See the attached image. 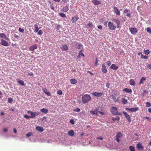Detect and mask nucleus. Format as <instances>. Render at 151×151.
Wrapping results in <instances>:
<instances>
[{"label": "nucleus", "instance_id": "nucleus-25", "mask_svg": "<svg viewBox=\"0 0 151 151\" xmlns=\"http://www.w3.org/2000/svg\"><path fill=\"white\" fill-rule=\"evenodd\" d=\"M0 37L2 38L5 39L7 40L8 39L6 35L3 33L0 34Z\"/></svg>", "mask_w": 151, "mask_h": 151}, {"label": "nucleus", "instance_id": "nucleus-51", "mask_svg": "<svg viewBox=\"0 0 151 151\" xmlns=\"http://www.w3.org/2000/svg\"><path fill=\"white\" fill-rule=\"evenodd\" d=\"M38 34L39 35H42L43 34V32L41 30H39L38 32Z\"/></svg>", "mask_w": 151, "mask_h": 151}, {"label": "nucleus", "instance_id": "nucleus-8", "mask_svg": "<svg viewBox=\"0 0 151 151\" xmlns=\"http://www.w3.org/2000/svg\"><path fill=\"white\" fill-rule=\"evenodd\" d=\"M122 136V134L120 132H118L117 133V135L116 136V140L118 142H119L120 141L119 139V138Z\"/></svg>", "mask_w": 151, "mask_h": 151}, {"label": "nucleus", "instance_id": "nucleus-39", "mask_svg": "<svg viewBox=\"0 0 151 151\" xmlns=\"http://www.w3.org/2000/svg\"><path fill=\"white\" fill-rule=\"evenodd\" d=\"M148 93V91L146 90L144 91L142 93V96H145Z\"/></svg>", "mask_w": 151, "mask_h": 151}, {"label": "nucleus", "instance_id": "nucleus-18", "mask_svg": "<svg viewBox=\"0 0 151 151\" xmlns=\"http://www.w3.org/2000/svg\"><path fill=\"white\" fill-rule=\"evenodd\" d=\"M27 112L28 114H30L31 116H30L31 118H33L35 117V115L34 114V112L31 111H27Z\"/></svg>", "mask_w": 151, "mask_h": 151}, {"label": "nucleus", "instance_id": "nucleus-64", "mask_svg": "<svg viewBox=\"0 0 151 151\" xmlns=\"http://www.w3.org/2000/svg\"><path fill=\"white\" fill-rule=\"evenodd\" d=\"M148 67L150 69H151V64L149 65H148Z\"/></svg>", "mask_w": 151, "mask_h": 151}, {"label": "nucleus", "instance_id": "nucleus-42", "mask_svg": "<svg viewBox=\"0 0 151 151\" xmlns=\"http://www.w3.org/2000/svg\"><path fill=\"white\" fill-rule=\"evenodd\" d=\"M146 31L148 33L151 34V29L150 27H148L146 29Z\"/></svg>", "mask_w": 151, "mask_h": 151}, {"label": "nucleus", "instance_id": "nucleus-11", "mask_svg": "<svg viewBox=\"0 0 151 151\" xmlns=\"http://www.w3.org/2000/svg\"><path fill=\"white\" fill-rule=\"evenodd\" d=\"M0 44L2 45L5 46H7L8 45V42L2 39L1 40V42H0Z\"/></svg>", "mask_w": 151, "mask_h": 151}, {"label": "nucleus", "instance_id": "nucleus-27", "mask_svg": "<svg viewBox=\"0 0 151 151\" xmlns=\"http://www.w3.org/2000/svg\"><path fill=\"white\" fill-rule=\"evenodd\" d=\"M18 80H17V82L19 83L20 85L22 86H24L25 85L24 84V81L22 80H19V79H18Z\"/></svg>", "mask_w": 151, "mask_h": 151}, {"label": "nucleus", "instance_id": "nucleus-16", "mask_svg": "<svg viewBox=\"0 0 151 151\" xmlns=\"http://www.w3.org/2000/svg\"><path fill=\"white\" fill-rule=\"evenodd\" d=\"M60 48L62 51H64L67 50L68 49V47L66 44L62 45V47H60Z\"/></svg>", "mask_w": 151, "mask_h": 151}, {"label": "nucleus", "instance_id": "nucleus-47", "mask_svg": "<svg viewBox=\"0 0 151 151\" xmlns=\"http://www.w3.org/2000/svg\"><path fill=\"white\" fill-rule=\"evenodd\" d=\"M19 31L22 33H23L24 32V29H23L21 27H19Z\"/></svg>", "mask_w": 151, "mask_h": 151}, {"label": "nucleus", "instance_id": "nucleus-57", "mask_svg": "<svg viewBox=\"0 0 151 151\" xmlns=\"http://www.w3.org/2000/svg\"><path fill=\"white\" fill-rule=\"evenodd\" d=\"M98 60L97 59H96L95 63V66H97L98 65Z\"/></svg>", "mask_w": 151, "mask_h": 151}, {"label": "nucleus", "instance_id": "nucleus-55", "mask_svg": "<svg viewBox=\"0 0 151 151\" xmlns=\"http://www.w3.org/2000/svg\"><path fill=\"white\" fill-rule=\"evenodd\" d=\"M96 139H98L102 140L103 139V138L102 137L100 136L97 137Z\"/></svg>", "mask_w": 151, "mask_h": 151}, {"label": "nucleus", "instance_id": "nucleus-37", "mask_svg": "<svg viewBox=\"0 0 151 151\" xmlns=\"http://www.w3.org/2000/svg\"><path fill=\"white\" fill-rule=\"evenodd\" d=\"M87 25L88 26V27L90 28L93 27V24L91 22H88V24Z\"/></svg>", "mask_w": 151, "mask_h": 151}, {"label": "nucleus", "instance_id": "nucleus-19", "mask_svg": "<svg viewBox=\"0 0 151 151\" xmlns=\"http://www.w3.org/2000/svg\"><path fill=\"white\" fill-rule=\"evenodd\" d=\"M102 71L104 73H106L107 71V70L106 68V66L104 64H102Z\"/></svg>", "mask_w": 151, "mask_h": 151}, {"label": "nucleus", "instance_id": "nucleus-59", "mask_svg": "<svg viewBox=\"0 0 151 151\" xmlns=\"http://www.w3.org/2000/svg\"><path fill=\"white\" fill-rule=\"evenodd\" d=\"M50 8H51V9H52L53 10H54L55 9H54V6H53L52 5H50Z\"/></svg>", "mask_w": 151, "mask_h": 151}, {"label": "nucleus", "instance_id": "nucleus-23", "mask_svg": "<svg viewBox=\"0 0 151 151\" xmlns=\"http://www.w3.org/2000/svg\"><path fill=\"white\" fill-rule=\"evenodd\" d=\"M110 68L114 70H116L118 69V67L116 66L115 64H112L110 67Z\"/></svg>", "mask_w": 151, "mask_h": 151}, {"label": "nucleus", "instance_id": "nucleus-50", "mask_svg": "<svg viewBox=\"0 0 151 151\" xmlns=\"http://www.w3.org/2000/svg\"><path fill=\"white\" fill-rule=\"evenodd\" d=\"M24 118H26L27 119H29L30 118V116H28V115H24Z\"/></svg>", "mask_w": 151, "mask_h": 151}, {"label": "nucleus", "instance_id": "nucleus-56", "mask_svg": "<svg viewBox=\"0 0 151 151\" xmlns=\"http://www.w3.org/2000/svg\"><path fill=\"white\" fill-rule=\"evenodd\" d=\"M56 25H57L56 26V29H60V25L57 24Z\"/></svg>", "mask_w": 151, "mask_h": 151}, {"label": "nucleus", "instance_id": "nucleus-40", "mask_svg": "<svg viewBox=\"0 0 151 151\" xmlns=\"http://www.w3.org/2000/svg\"><path fill=\"white\" fill-rule=\"evenodd\" d=\"M141 57L142 59H147L148 58V56L146 55H143L142 54L141 55Z\"/></svg>", "mask_w": 151, "mask_h": 151}, {"label": "nucleus", "instance_id": "nucleus-12", "mask_svg": "<svg viewBox=\"0 0 151 151\" xmlns=\"http://www.w3.org/2000/svg\"><path fill=\"white\" fill-rule=\"evenodd\" d=\"M113 21L116 24V27L117 28H118L120 25V22L118 19H113Z\"/></svg>", "mask_w": 151, "mask_h": 151}, {"label": "nucleus", "instance_id": "nucleus-13", "mask_svg": "<svg viewBox=\"0 0 151 151\" xmlns=\"http://www.w3.org/2000/svg\"><path fill=\"white\" fill-rule=\"evenodd\" d=\"M37 47V45L36 44H34L32 45L29 48V50L31 51H33L35 49H36Z\"/></svg>", "mask_w": 151, "mask_h": 151}, {"label": "nucleus", "instance_id": "nucleus-44", "mask_svg": "<svg viewBox=\"0 0 151 151\" xmlns=\"http://www.w3.org/2000/svg\"><path fill=\"white\" fill-rule=\"evenodd\" d=\"M73 111H75L78 112L80 111V109L79 108H78L76 109H74Z\"/></svg>", "mask_w": 151, "mask_h": 151}, {"label": "nucleus", "instance_id": "nucleus-60", "mask_svg": "<svg viewBox=\"0 0 151 151\" xmlns=\"http://www.w3.org/2000/svg\"><path fill=\"white\" fill-rule=\"evenodd\" d=\"M129 10L127 9H126L124 11V12L125 13H127L128 12Z\"/></svg>", "mask_w": 151, "mask_h": 151}, {"label": "nucleus", "instance_id": "nucleus-49", "mask_svg": "<svg viewBox=\"0 0 151 151\" xmlns=\"http://www.w3.org/2000/svg\"><path fill=\"white\" fill-rule=\"evenodd\" d=\"M57 93L59 95H61L62 94V92L61 90H59L57 91Z\"/></svg>", "mask_w": 151, "mask_h": 151}, {"label": "nucleus", "instance_id": "nucleus-14", "mask_svg": "<svg viewBox=\"0 0 151 151\" xmlns=\"http://www.w3.org/2000/svg\"><path fill=\"white\" fill-rule=\"evenodd\" d=\"M99 108H95V111L91 110L90 111V113L92 115L96 114L97 115H98V110Z\"/></svg>", "mask_w": 151, "mask_h": 151}, {"label": "nucleus", "instance_id": "nucleus-9", "mask_svg": "<svg viewBox=\"0 0 151 151\" xmlns=\"http://www.w3.org/2000/svg\"><path fill=\"white\" fill-rule=\"evenodd\" d=\"M136 147L138 150L139 151H142L143 149V147L142 146V144L140 143H138Z\"/></svg>", "mask_w": 151, "mask_h": 151}, {"label": "nucleus", "instance_id": "nucleus-54", "mask_svg": "<svg viewBox=\"0 0 151 151\" xmlns=\"http://www.w3.org/2000/svg\"><path fill=\"white\" fill-rule=\"evenodd\" d=\"M82 47V45L81 44H78V49H81Z\"/></svg>", "mask_w": 151, "mask_h": 151}, {"label": "nucleus", "instance_id": "nucleus-61", "mask_svg": "<svg viewBox=\"0 0 151 151\" xmlns=\"http://www.w3.org/2000/svg\"><path fill=\"white\" fill-rule=\"evenodd\" d=\"M79 54H80V55H81L83 57L84 56V54L83 53H81V51L80 52Z\"/></svg>", "mask_w": 151, "mask_h": 151}, {"label": "nucleus", "instance_id": "nucleus-22", "mask_svg": "<svg viewBox=\"0 0 151 151\" xmlns=\"http://www.w3.org/2000/svg\"><path fill=\"white\" fill-rule=\"evenodd\" d=\"M92 2L95 5H99L101 3V1H99L97 0H93L92 1Z\"/></svg>", "mask_w": 151, "mask_h": 151}, {"label": "nucleus", "instance_id": "nucleus-31", "mask_svg": "<svg viewBox=\"0 0 151 151\" xmlns=\"http://www.w3.org/2000/svg\"><path fill=\"white\" fill-rule=\"evenodd\" d=\"M35 30L34 31L35 32H37L40 29V28L38 27V26L37 24H35L34 25Z\"/></svg>", "mask_w": 151, "mask_h": 151}, {"label": "nucleus", "instance_id": "nucleus-30", "mask_svg": "<svg viewBox=\"0 0 151 151\" xmlns=\"http://www.w3.org/2000/svg\"><path fill=\"white\" fill-rule=\"evenodd\" d=\"M69 10V8L67 6H65L63 7V9H62V11L63 12H66Z\"/></svg>", "mask_w": 151, "mask_h": 151}, {"label": "nucleus", "instance_id": "nucleus-48", "mask_svg": "<svg viewBox=\"0 0 151 151\" xmlns=\"http://www.w3.org/2000/svg\"><path fill=\"white\" fill-rule=\"evenodd\" d=\"M69 122L73 125L74 124H75L74 120L73 119H70Z\"/></svg>", "mask_w": 151, "mask_h": 151}, {"label": "nucleus", "instance_id": "nucleus-38", "mask_svg": "<svg viewBox=\"0 0 151 151\" xmlns=\"http://www.w3.org/2000/svg\"><path fill=\"white\" fill-rule=\"evenodd\" d=\"M112 99L115 101V102H117L118 101V100L116 99V97L115 96L113 95H112L111 96Z\"/></svg>", "mask_w": 151, "mask_h": 151}, {"label": "nucleus", "instance_id": "nucleus-33", "mask_svg": "<svg viewBox=\"0 0 151 151\" xmlns=\"http://www.w3.org/2000/svg\"><path fill=\"white\" fill-rule=\"evenodd\" d=\"M122 102L124 104H126L127 103V100L124 98H123L122 100Z\"/></svg>", "mask_w": 151, "mask_h": 151}, {"label": "nucleus", "instance_id": "nucleus-4", "mask_svg": "<svg viewBox=\"0 0 151 151\" xmlns=\"http://www.w3.org/2000/svg\"><path fill=\"white\" fill-rule=\"evenodd\" d=\"M123 114L128 120V121L129 122H131V119L130 116L127 114L126 112L124 111H123Z\"/></svg>", "mask_w": 151, "mask_h": 151}, {"label": "nucleus", "instance_id": "nucleus-52", "mask_svg": "<svg viewBox=\"0 0 151 151\" xmlns=\"http://www.w3.org/2000/svg\"><path fill=\"white\" fill-rule=\"evenodd\" d=\"M35 115V116H37L40 114V113L39 112H34Z\"/></svg>", "mask_w": 151, "mask_h": 151}, {"label": "nucleus", "instance_id": "nucleus-63", "mask_svg": "<svg viewBox=\"0 0 151 151\" xmlns=\"http://www.w3.org/2000/svg\"><path fill=\"white\" fill-rule=\"evenodd\" d=\"M99 113L101 115H104V112H102L101 111H99Z\"/></svg>", "mask_w": 151, "mask_h": 151}, {"label": "nucleus", "instance_id": "nucleus-62", "mask_svg": "<svg viewBox=\"0 0 151 151\" xmlns=\"http://www.w3.org/2000/svg\"><path fill=\"white\" fill-rule=\"evenodd\" d=\"M126 16L127 17H131V14L130 13H128L127 15H126Z\"/></svg>", "mask_w": 151, "mask_h": 151}, {"label": "nucleus", "instance_id": "nucleus-20", "mask_svg": "<svg viewBox=\"0 0 151 151\" xmlns=\"http://www.w3.org/2000/svg\"><path fill=\"white\" fill-rule=\"evenodd\" d=\"M146 80V78L145 77H143L141 78L140 80V82L139 83V84L140 85L141 84L144 83V82Z\"/></svg>", "mask_w": 151, "mask_h": 151}, {"label": "nucleus", "instance_id": "nucleus-21", "mask_svg": "<svg viewBox=\"0 0 151 151\" xmlns=\"http://www.w3.org/2000/svg\"><path fill=\"white\" fill-rule=\"evenodd\" d=\"M36 129L37 130L41 132H42L44 130L43 128L42 127L40 126L37 127H36Z\"/></svg>", "mask_w": 151, "mask_h": 151}, {"label": "nucleus", "instance_id": "nucleus-45", "mask_svg": "<svg viewBox=\"0 0 151 151\" xmlns=\"http://www.w3.org/2000/svg\"><path fill=\"white\" fill-rule=\"evenodd\" d=\"M146 107H149L151 106V104L150 102H147L146 103Z\"/></svg>", "mask_w": 151, "mask_h": 151}, {"label": "nucleus", "instance_id": "nucleus-7", "mask_svg": "<svg viewBox=\"0 0 151 151\" xmlns=\"http://www.w3.org/2000/svg\"><path fill=\"white\" fill-rule=\"evenodd\" d=\"M111 113L114 115L118 114V111L117 108L115 107H112L111 109Z\"/></svg>", "mask_w": 151, "mask_h": 151}, {"label": "nucleus", "instance_id": "nucleus-29", "mask_svg": "<svg viewBox=\"0 0 151 151\" xmlns=\"http://www.w3.org/2000/svg\"><path fill=\"white\" fill-rule=\"evenodd\" d=\"M129 84L131 86H135V82L134 81L133 79H130L129 81Z\"/></svg>", "mask_w": 151, "mask_h": 151}, {"label": "nucleus", "instance_id": "nucleus-15", "mask_svg": "<svg viewBox=\"0 0 151 151\" xmlns=\"http://www.w3.org/2000/svg\"><path fill=\"white\" fill-rule=\"evenodd\" d=\"M42 90L43 92L46 94L48 96H50L51 94L49 92L47 91V89L46 88H42Z\"/></svg>", "mask_w": 151, "mask_h": 151}, {"label": "nucleus", "instance_id": "nucleus-58", "mask_svg": "<svg viewBox=\"0 0 151 151\" xmlns=\"http://www.w3.org/2000/svg\"><path fill=\"white\" fill-rule=\"evenodd\" d=\"M98 28L100 29H102V27L100 25L98 26Z\"/></svg>", "mask_w": 151, "mask_h": 151}, {"label": "nucleus", "instance_id": "nucleus-32", "mask_svg": "<svg viewBox=\"0 0 151 151\" xmlns=\"http://www.w3.org/2000/svg\"><path fill=\"white\" fill-rule=\"evenodd\" d=\"M70 82L72 84H75L77 83V81L74 78L70 79Z\"/></svg>", "mask_w": 151, "mask_h": 151}, {"label": "nucleus", "instance_id": "nucleus-43", "mask_svg": "<svg viewBox=\"0 0 151 151\" xmlns=\"http://www.w3.org/2000/svg\"><path fill=\"white\" fill-rule=\"evenodd\" d=\"M32 135V132H29L27 133L26 134V135L28 137H29L30 136Z\"/></svg>", "mask_w": 151, "mask_h": 151}, {"label": "nucleus", "instance_id": "nucleus-17", "mask_svg": "<svg viewBox=\"0 0 151 151\" xmlns=\"http://www.w3.org/2000/svg\"><path fill=\"white\" fill-rule=\"evenodd\" d=\"M79 19V18L78 16H74L72 18V23H75L77 21H78Z\"/></svg>", "mask_w": 151, "mask_h": 151}, {"label": "nucleus", "instance_id": "nucleus-35", "mask_svg": "<svg viewBox=\"0 0 151 151\" xmlns=\"http://www.w3.org/2000/svg\"><path fill=\"white\" fill-rule=\"evenodd\" d=\"M119 119H120V118L119 116H117L116 117H113L112 118V119L113 121H114L115 120L119 121Z\"/></svg>", "mask_w": 151, "mask_h": 151}, {"label": "nucleus", "instance_id": "nucleus-53", "mask_svg": "<svg viewBox=\"0 0 151 151\" xmlns=\"http://www.w3.org/2000/svg\"><path fill=\"white\" fill-rule=\"evenodd\" d=\"M106 64L109 66H110L111 65V62L109 61H107L106 62Z\"/></svg>", "mask_w": 151, "mask_h": 151}, {"label": "nucleus", "instance_id": "nucleus-3", "mask_svg": "<svg viewBox=\"0 0 151 151\" xmlns=\"http://www.w3.org/2000/svg\"><path fill=\"white\" fill-rule=\"evenodd\" d=\"M92 94L93 95L97 97H101L104 95V94L102 92H93L92 93Z\"/></svg>", "mask_w": 151, "mask_h": 151}, {"label": "nucleus", "instance_id": "nucleus-46", "mask_svg": "<svg viewBox=\"0 0 151 151\" xmlns=\"http://www.w3.org/2000/svg\"><path fill=\"white\" fill-rule=\"evenodd\" d=\"M8 102L12 103L13 101V99L10 98L8 99Z\"/></svg>", "mask_w": 151, "mask_h": 151}, {"label": "nucleus", "instance_id": "nucleus-5", "mask_svg": "<svg viewBox=\"0 0 151 151\" xmlns=\"http://www.w3.org/2000/svg\"><path fill=\"white\" fill-rule=\"evenodd\" d=\"M129 30L131 33L132 35L135 34V33L137 32V29L134 27H130L129 28Z\"/></svg>", "mask_w": 151, "mask_h": 151}, {"label": "nucleus", "instance_id": "nucleus-10", "mask_svg": "<svg viewBox=\"0 0 151 151\" xmlns=\"http://www.w3.org/2000/svg\"><path fill=\"white\" fill-rule=\"evenodd\" d=\"M114 12L117 15H119L120 14V12L119 11V9L117 8L114 6L113 7Z\"/></svg>", "mask_w": 151, "mask_h": 151}, {"label": "nucleus", "instance_id": "nucleus-1", "mask_svg": "<svg viewBox=\"0 0 151 151\" xmlns=\"http://www.w3.org/2000/svg\"><path fill=\"white\" fill-rule=\"evenodd\" d=\"M91 96L88 94L84 95L83 96L82 98V101L84 103L88 102L91 100Z\"/></svg>", "mask_w": 151, "mask_h": 151}, {"label": "nucleus", "instance_id": "nucleus-34", "mask_svg": "<svg viewBox=\"0 0 151 151\" xmlns=\"http://www.w3.org/2000/svg\"><path fill=\"white\" fill-rule=\"evenodd\" d=\"M59 15L61 17L65 18L66 17L65 14L63 13H59Z\"/></svg>", "mask_w": 151, "mask_h": 151}, {"label": "nucleus", "instance_id": "nucleus-41", "mask_svg": "<svg viewBox=\"0 0 151 151\" xmlns=\"http://www.w3.org/2000/svg\"><path fill=\"white\" fill-rule=\"evenodd\" d=\"M144 53L147 55H148L150 53V51L148 50H144Z\"/></svg>", "mask_w": 151, "mask_h": 151}, {"label": "nucleus", "instance_id": "nucleus-26", "mask_svg": "<svg viewBox=\"0 0 151 151\" xmlns=\"http://www.w3.org/2000/svg\"><path fill=\"white\" fill-rule=\"evenodd\" d=\"M41 111L42 113L46 114L48 112V110L46 108H43L40 110Z\"/></svg>", "mask_w": 151, "mask_h": 151}, {"label": "nucleus", "instance_id": "nucleus-24", "mask_svg": "<svg viewBox=\"0 0 151 151\" xmlns=\"http://www.w3.org/2000/svg\"><path fill=\"white\" fill-rule=\"evenodd\" d=\"M74 131L73 130H70L68 132V134L71 136H73L74 135Z\"/></svg>", "mask_w": 151, "mask_h": 151}, {"label": "nucleus", "instance_id": "nucleus-36", "mask_svg": "<svg viewBox=\"0 0 151 151\" xmlns=\"http://www.w3.org/2000/svg\"><path fill=\"white\" fill-rule=\"evenodd\" d=\"M129 148L131 151H135L134 147L133 146H130Z\"/></svg>", "mask_w": 151, "mask_h": 151}, {"label": "nucleus", "instance_id": "nucleus-2", "mask_svg": "<svg viewBox=\"0 0 151 151\" xmlns=\"http://www.w3.org/2000/svg\"><path fill=\"white\" fill-rule=\"evenodd\" d=\"M108 27L109 29L112 30H115L116 28V26L111 22H108Z\"/></svg>", "mask_w": 151, "mask_h": 151}, {"label": "nucleus", "instance_id": "nucleus-28", "mask_svg": "<svg viewBox=\"0 0 151 151\" xmlns=\"http://www.w3.org/2000/svg\"><path fill=\"white\" fill-rule=\"evenodd\" d=\"M123 91L126 92L127 93H131L132 90L131 89L126 88L123 89Z\"/></svg>", "mask_w": 151, "mask_h": 151}, {"label": "nucleus", "instance_id": "nucleus-6", "mask_svg": "<svg viewBox=\"0 0 151 151\" xmlns=\"http://www.w3.org/2000/svg\"><path fill=\"white\" fill-rule=\"evenodd\" d=\"M139 108L138 107H135L131 108H126L125 109L127 111H130L132 112H135L139 109Z\"/></svg>", "mask_w": 151, "mask_h": 151}]
</instances>
